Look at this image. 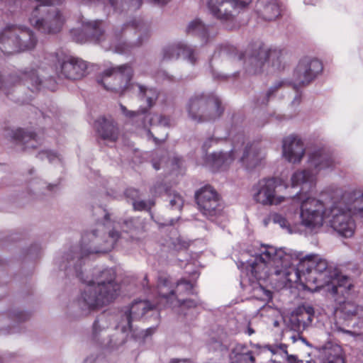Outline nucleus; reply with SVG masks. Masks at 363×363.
Listing matches in <instances>:
<instances>
[{
  "instance_id": "ea45409f",
  "label": "nucleus",
  "mask_w": 363,
  "mask_h": 363,
  "mask_svg": "<svg viewBox=\"0 0 363 363\" xmlns=\"http://www.w3.org/2000/svg\"><path fill=\"white\" fill-rule=\"evenodd\" d=\"M177 292L178 293V295H175L173 296L177 300V298H179V296L182 294H192L193 290V285L191 284V282L184 280V279H180L177 283Z\"/></svg>"
},
{
  "instance_id": "13d9d810",
  "label": "nucleus",
  "mask_w": 363,
  "mask_h": 363,
  "mask_svg": "<svg viewBox=\"0 0 363 363\" xmlns=\"http://www.w3.org/2000/svg\"><path fill=\"white\" fill-rule=\"evenodd\" d=\"M211 72H212V74H213V77H214L215 78H218V79H225V78H226V76H225V75H223V74H216L214 72L213 69H212V71H211Z\"/></svg>"
},
{
  "instance_id": "5701e85b",
  "label": "nucleus",
  "mask_w": 363,
  "mask_h": 363,
  "mask_svg": "<svg viewBox=\"0 0 363 363\" xmlns=\"http://www.w3.org/2000/svg\"><path fill=\"white\" fill-rule=\"evenodd\" d=\"M182 54L191 64L197 60V52L191 46L183 43L170 45L164 48L162 50V60L171 61L177 60Z\"/></svg>"
},
{
  "instance_id": "f8f14e48",
  "label": "nucleus",
  "mask_w": 363,
  "mask_h": 363,
  "mask_svg": "<svg viewBox=\"0 0 363 363\" xmlns=\"http://www.w3.org/2000/svg\"><path fill=\"white\" fill-rule=\"evenodd\" d=\"M132 77V67L123 65L106 69L99 83L106 90L122 94L128 88Z\"/></svg>"
},
{
  "instance_id": "6e6d98bb",
  "label": "nucleus",
  "mask_w": 363,
  "mask_h": 363,
  "mask_svg": "<svg viewBox=\"0 0 363 363\" xmlns=\"http://www.w3.org/2000/svg\"><path fill=\"white\" fill-rule=\"evenodd\" d=\"M271 221H272V213L263 219L264 226H267Z\"/></svg>"
},
{
  "instance_id": "a18cd8bd",
  "label": "nucleus",
  "mask_w": 363,
  "mask_h": 363,
  "mask_svg": "<svg viewBox=\"0 0 363 363\" xmlns=\"http://www.w3.org/2000/svg\"><path fill=\"white\" fill-rule=\"evenodd\" d=\"M36 157L40 160H43L45 158H47L50 163L55 160H60L59 155L56 152L48 150L39 152Z\"/></svg>"
},
{
  "instance_id": "0e129e2a",
  "label": "nucleus",
  "mask_w": 363,
  "mask_h": 363,
  "mask_svg": "<svg viewBox=\"0 0 363 363\" xmlns=\"http://www.w3.org/2000/svg\"><path fill=\"white\" fill-rule=\"evenodd\" d=\"M13 5H9V7L8 9L9 11H10L11 13H13L15 12V9L13 8Z\"/></svg>"
},
{
  "instance_id": "052dcab7",
  "label": "nucleus",
  "mask_w": 363,
  "mask_h": 363,
  "mask_svg": "<svg viewBox=\"0 0 363 363\" xmlns=\"http://www.w3.org/2000/svg\"><path fill=\"white\" fill-rule=\"evenodd\" d=\"M255 330L253 328H252L250 325V324L247 325V331L246 333L249 335H252V334L255 333Z\"/></svg>"
},
{
  "instance_id": "f03ea898",
  "label": "nucleus",
  "mask_w": 363,
  "mask_h": 363,
  "mask_svg": "<svg viewBox=\"0 0 363 363\" xmlns=\"http://www.w3.org/2000/svg\"><path fill=\"white\" fill-rule=\"evenodd\" d=\"M308 165L313 170L304 169L294 172L291 177L292 186H301V190L291 198L293 208H300V224L307 231L316 233L327 218L328 208L320 199L308 196L315 186V175L321 169L333 167L335 162L327 153L315 152L309 156Z\"/></svg>"
},
{
  "instance_id": "bb28decb",
  "label": "nucleus",
  "mask_w": 363,
  "mask_h": 363,
  "mask_svg": "<svg viewBox=\"0 0 363 363\" xmlns=\"http://www.w3.org/2000/svg\"><path fill=\"white\" fill-rule=\"evenodd\" d=\"M129 28L135 29L141 33H144L143 37L141 35L139 36L138 40L135 43L138 46L142 45L144 41L147 40L150 36L151 30L150 24L148 23H144L141 20L135 19L127 24H124L122 28L114 30L113 36L116 41H118L122 36L123 31Z\"/></svg>"
},
{
  "instance_id": "b1692460",
  "label": "nucleus",
  "mask_w": 363,
  "mask_h": 363,
  "mask_svg": "<svg viewBox=\"0 0 363 363\" xmlns=\"http://www.w3.org/2000/svg\"><path fill=\"white\" fill-rule=\"evenodd\" d=\"M237 152V145L228 152H213L206 157V164L213 171L225 170L234 161Z\"/></svg>"
},
{
  "instance_id": "9b49d317",
  "label": "nucleus",
  "mask_w": 363,
  "mask_h": 363,
  "mask_svg": "<svg viewBox=\"0 0 363 363\" xmlns=\"http://www.w3.org/2000/svg\"><path fill=\"white\" fill-rule=\"evenodd\" d=\"M252 0H208L209 13L223 23L232 22L240 11L246 8Z\"/></svg>"
},
{
  "instance_id": "69168bd1",
  "label": "nucleus",
  "mask_w": 363,
  "mask_h": 363,
  "mask_svg": "<svg viewBox=\"0 0 363 363\" xmlns=\"http://www.w3.org/2000/svg\"><path fill=\"white\" fill-rule=\"evenodd\" d=\"M111 47H115V49H116V52H122L123 51L122 49H120L119 48H118V46L116 45H115V44H113Z\"/></svg>"
},
{
  "instance_id": "774afa93",
  "label": "nucleus",
  "mask_w": 363,
  "mask_h": 363,
  "mask_svg": "<svg viewBox=\"0 0 363 363\" xmlns=\"http://www.w3.org/2000/svg\"><path fill=\"white\" fill-rule=\"evenodd\" d=\"M306 363H315L314 361L312 360H307Z\"/></svg>"
},
{
  "instance_id": "6ab92c4d",
  "label": "nucleus",
  "mask_w": 363,
  "mask_h": 363,
  "mask_svg": "<svg viewBox=\"0 0 363 363\" xmlns=\"http://www.w3.org/2000/svg\"><path fill=\"white\" fill-rule=\"evenodd\" d=\"M154 308V306L147 301H135L125 311L121 323V328L126 332L132 328V322L138 320L149 311Z\"/></svg>"
},
{
  "instance_id": "cd10ccee",
  "label": "nucleus",
  "mask_w": 363,
  "mask_h": 363,
  "mask_svg": "<svg viewBox=\"0 0 363 363\" xmlns=\"http://www.w3.org/2000/svg\"><path fill=\"white\" fill-rule=\"evenodd\" d=\"M256 11L264 20L273 21L280 15L279 3L278 0H257Z\"/></svg>"
},
{
  "instance_id": "4be33fe9",
  "label": "nucleus",
  "mask_w": 363,
  "mask_h": 363,
  "mask_svg": "<svg viewBox=\"0 0 363 363\" xmlns=\"http://www.w3.org/2000/svg\"><path fill=\"white\" fill-rule=\"evenodd\" d=\"M21 80L23 81L24 84L27 85L32 91L39 90L42 83L41 79L35 70L25 71L21 77L17 75H11L6 80H3L0 75V89H3L6 91L7 87L19 83Z\"/></svg>"
},
{
  "instance_id": "c9c22d12",
  "label": "nucleus",
  "mask_w": 363,
  "mask_h": 363,
  "mask_svg": "<svg viewBox=\"0 0 363 363\" xmlns=\"http://www.w3.org/2000/svg\"><path fill=\"white\" fill-rule=\"evenodd\" d=\"M124 333L125 332L122 330V333L113 335L108 338L103 337L99 344L103 347H106L111 350L117 349L125 342Z\"/></svg>"
},
{
  "instance_id": "412c9836",
  "label": "nucleus",
  "mask_w": 363,
  "mask_h": 363,
  "mask_svg": "<svg viewBox=\"0 0 363 363\" xmlns=\"http://www.w3.org/2000/svg\"><path fill=\"white\" fill-rule=\"evenodd\" d=\"M304 153V145L300 138L290 135L283 140L282 155L288 162H300Z\"/></svg>"
},
{
  "instance_id": "0eeeda50",
  "label": "nucleus",
  "mask_w": 363,
  "mask_h": 363,
  "mask_svg": "<svg viewBox=\"0 0 363 363\" xmlns=\"http://www.w3.org/2000/svg\"><path fill=\"white\" fill-rule=\"evenodd\" d=\"M1 50L10 55L33 49L38 39L30 28L20 25H9L0 33Z\"/></svg>"
},
{
  "instance_id": "7ed1b4c3",
  "label": "nucleus",
  "mask_w": 363,
  "mask_h": 363,
  "mask_svg": "<svg viewBox=\"0 0 363 363\" xmlns=\"http://www.w3.org/2000/svg\"><path fill=\"white\" fill-rule=\"evenodd\" d=\"M123 235L113 226L109 225V214L104 210V224H99L97 229L86 233L82 236L80 249L70 250L62 257L61 269L69 275H75L83 281L81 267L84 257L90 254L106 253L111 251Z\"/></svg>"
},
{
  "instance_id": "09e8293b",
  "label": "nucleus",
  "mask_w": 363,
  "mask_h": 363,
  "mask_svg": "<svg viewBox=\"0 0 363 363\" xmlns=\"http://www.w3.org/2000/svg\"><path fill=\"white\" fill-rule=\"evenodd\" d=\"M177 301L181 307L184 308H196L199 302L198 300L194 299H186L182 301L179 298H177Z\"/></svg>"
},
{
  "instance_id": "20e7f679",
  "label": "nucleus",
  "mask_w": 363,
  "mask_h": 363,
  "mask_svg": "<svg viewBox=\"0 0 363 363\" xmlns=\"http://www.w3.org/2000/svg\"><path fill=\"white\" fill-rule=\"evenodd\" d=\"M115 279V271L106 269L101 272L97 284L92 281H88L79 299L80 306L83 309H95L111 303L120 291V285Z\"/></svg>"
},
{
  "instance_id": "a19ab883",
  "label": "nucleus",
  "mask_w": 363,
  "mask_h": 363,
  "mask_svg": "<svg viewBox=\"0 0 363 363\" xmlns=\"http://www.w3.org/2000/svg\"><path fill=\"white\" fill-rule=\"evenodd\" d=\"M289 325L292 330L300 332L306 329L304 321L299 318L297 311L293 313L289 318Z\"/></svg>"
},
{
  "instance_id": "8fccbe9b",
  "label": "nucleus",
  "mask_w": 363,
  "mask_h": 363,
  "mask_svg": "<svg viewBox=\"0 0 363 363\" xmlns=\"http://www.w3.org/2000/svg\"><path fill=\"white\" fill-rule=\"evenodd\" d=\"M125 195L127 199H130L132 203L139 198V191L133 188H130L125 190Z\"/></svg>"
},
{
  "instance_id": "2f4dec72",
  "label": "nucleus",
  "mask_w": 363,
  "mask_h": 363,
  "mask_svg": "<svg viewBox=\"0 0 363 363\" xmlns=\"http://www.w3.org/2000/svg\"><path fill=\"white\" fill-rule=\"evenodd\" d=\"M110 325V318L106 314L99 315L93 324L92 338L96 342L103 339L106 330Z\"/></svg>"
},
{
  "instance_id": "de8ad7c7",
  "label": "nucleus",
  "mask_w": 363,
  "mask_h": 363,
  "mask_svg": "<svg viewBox=\"0 0 363 363\" xmlns=\"http://www.w3.org/2000/svg\"><path fill=\"white\" fill-rule=\"evenodd\" d=\"M154 205V203L152 201L146 202L145 201H138L135 200L133 203V206L135 210L142 211V210H149L152 206Z\"/></svg>"
},
{
  "instance_id": "49530a36",
  "label": "nucleus",
  "mask_w": 363,
  "mask_h": 363,
  "mask_svg": "<svg viewBox=\"0 0 363 363\" xmlns=\"http://www.w3.org/2000/svg\"><path fill=\"white\" fill-rule=\"evenodd\" d=\"M10 317L15 321L23 322L30 318V314L20 310H13L10 313Z\"/></svg>"
},
{
  "instance_id": "f3484780",
  "label": "nucleus",
  "mask_w": 363,
  "mask_h": 363,
  "mask_svg": "<svg viewBox=\"0 0 363 363\" xmlns=\"http://www.w3.org/2000/svg\"><path fill=\"white\" fill-rule=\"evenodd\" d=\"M74 40L80 43L87 41L101 43L104 40V28L101 20L82 23V30L74 32Z\"/></svg>"
},
{
  "instance_id": "79ce46f5",
  "label": "nucleus",
  "mask_w": 363,
  "mask_h": 363,
  "mask_svg": "<svg viewBox=\"0 0 363 363\" xmlns=\"http://www.w3.org/2000/svg\"><path fill=\"white\" fill-rule=\"evenodd\" d=\"M141 222L138 219L130 218L124 220L122 223L121 228L123 232H129L135 229H139L141 226Z\"/></svg>"
},
{
  "instance_id": "72a5a7b5",
  "label": "nucleus",
  "mask_w": 363,
  "mask_h": 363,
  "mask_svg": "<svg viewBox=\"0 0 363 363\" xmlns=\"http://www.w3.org/2000/svg\"><path fill=\"white\" fill-rule=\"evenodd\" d=\"M14 138L25 146V149H35L39 144V138L32 132L18 130L14 133Z\"/></svg>"
},
{
  "instance_id": "3c124183",
  "label": "nucleus",
  "mask_w": 363,
  "mask_h": 363,
  "mask_svg": "<svg viewBox=\"0 0 363 363\" xmlns=\"http://www.w3.org/2000/svg\"><path fill=\"white\" fill-rule=\"evenodd\" d=\"M172 164L174 169H180L183 165V160L179 157H174L172 160Z\"/></svg>"
},
{
  "instance_id": "9d476101",
  "label": "nucleus",
  "mask_w": 363,
  "mask_h": 363,
  "mask_svg": "<svg viewBox=\"0 0 363 363\" xmlns=\"http://www.w3.org/2000/svg\"><path fill=\"white\" fill-rule=\"evenodd\" d=\"M353 287L354 285L352 283L351 286L348 289V291L340 292L335 294L333 293L328 294L333 297V298H334V301L337 304V306L335 307V315L338 317V319L334 324V330L355 336L359 334L354 331L345 329L340 325L342 319L348 320L352 317L358 315L359 312L362 311L361 307L356 305L352 301H351Z\"/></svg>"
},
{
  "instance_id": "37998d69",
  "label": "nucleus",
  "mask_w": 363,
  "mask_h": 363,
  "mask_svg": "<svg viewBox=\"0 0 363 363\" xmlns=\"http://www.w3.org/2000/svg\"><path fill=\"white\" fill-rule=\"evenodd\" d=\"M272 218L274 223L278 224L281 228H285L288 230L289 232L292 233L289 222L283 216L277 213H272Z\"/></svg>"
},
{
  "instance_id": "4d7b16f0",
  "label": "nucleus",
  "mask_w": 363,
  "mask_h": 363,
  "mask_svg": "<svg viewBox=\"0 0 363 363\" xmlns=\"http://www.w3.org/2000/svg\"><path fill=\"white\" fill-rule=\"evenodd\" d=\"M291 338L292 339V340H293V342H295L297 340V339H300V340H301L303 342H306V340H305L304 338L301 337L299 335V334L292 335V336L291 337Z\"/></svg>"
},
{
  "instance_id": "a878e982",
  "label": "nucleus",
  "mask_w": 363,
  "mask_h": 363,
  "mask_svg": "<svg viewBox=\"0 0 363 363\" xmlns=\"http://www.w3.org/2000/svg\"><path fill=\"white\" fill-rule=\"evenodd\" d=\"M120 109L122 113L128 118L130 119L133 122L138 123L139 121H143L145 117V113L147 111L146 108H141L136 111H129L127 108L123 104H120ZM147 119H148V123L150 125H153L155 121H157L158 123L163 126H169V119L167 117L162 116H155L154 117H150V115L146 116Z\"/></svg>"
},
{
  "instance_id": "e433bc0d",
  "label": "nucleus",
  "mask_w": 363,
  "mask_h": 363,
  "mask_svg": "<svg viewBox=\"0 0 363 363\" xmlns=\"http://www.w3.org/2000/svg\"><path fill=\"white\" fill-rule=\"evenodd\" d=\"M141 99L147 103L148 108H151L158 99V92L155 89L146 88L138 85Z\"/></svg>"
},
{
  "instance_id": "f704fd0d",
  "label": "nucleus",
  "mask_w": 363,
  "mask_h": 363,
  "mask_svg": "<svg viewBox=\"0 0 363 363\" xmlns=\"http://www.w3.org/2000/svg\"><path fill=\"white\" fill-rule=\"evenodd\" d=\"M157 288L160 296L168 301L172 296H174L176 293L171 285L169 277L165 275L158 277Z\"/></svg>"
},
{
  "instance_id": "473e14b6",
  "label": "nucleus",
  "mask_w": 363,
  "mask_h": 363,
  "mask_svg": "<svg viewBox=\"0 0 363 363\" xmlns=\"http://www.w3.org/2000/svg\"><path fill=\"white\" fill-rule=\"evenodd\" d=\"M219 58L225 60L236 59L240 60L242 59V55L238 54L235 47L229 45H221L215 51L212 57V62H216Z\"/></svg>"
},
{
  "instance_id": "58836bf2",
  "label": "nucleus",
  "mask_w": 363,
  "mask_h": 363,
  "mask_svg": "<svg viewBox=\"0 0 363 363\" xmlns=\"http://www.w3.org/2000/svg\"><path fill=\"white\" fill-rule=\"evenodd\" d=\"M299 318L304 321V327L306 328L313 321L315 311L313 306L306 304L296 309Z\"/></svg>"
},
{
  "instance_id": "603ef678",
  "label": "nucleus",
  "mask_w": 363,
  "mask_h": 363,
  "mask_svg": "<svg viewBox=\"0 0 363 363\" xmlns=\"http://www.w3.org/2000/svg\"><path fill=\"white\" fill-rule=\"evenodd\" d=\"M147 1L149 4L153 6L162 7L167 5L170 1V0H147Z\"/></svg>"
},
{
  "instance_id": "aec40b11",
  "label": "nucleus",
  "mask_w": 363,
  "mask_h": 363,
  "mask_svg": "<svg viewBox=\"0 0 363 363\" xmlns=\"http://www.w3.org/2000/svg\"><path fill=\"white\" fill-rule=\"evenodd\" d=\"M265 155V151L259 143H247L242 150L239 162L244 168L251 170L260 164Z\"/></svg>"
},
{
  "instance_id": "6e6552de",
  "label": "nucleus",
  "mask_w": 363,
  "mask_h": 363,
  "mask_svg": "<svg viewBox=\"0 0 363 363\" xmlns=\"http://www.w3.org/2000/svg\"><path fill=\"white\" fill-rule=\"evenodd\" d=\"M186 109L189 117L196 122L215 120L223 113L220 101L214 95L195 94L189 100Z\"/></svg>"
},
{
  "instance_id": "864d4df0",
  "label": "nucleus",
  "mask_w": 363,
  "mask_h": 363,
  "mask_svg": "<svg viewBox=\"0 0 363 363\" xmlns=\"http://www.w3.org/2000/svg\"><path fill=\"white\" fill-rule=\"evenodd\" d=\"M215 141H216V140H215L214 138H208V139L204 142L203 145V147L204 149H208V147H211V143H213V142H215Z\"/></svg>"
},
{
  "instance_id": "680f3d73",
  "label": "nucleus",
  "mask_w": 363,
  "mask_h": 363,
  "mask_svg": "<svg viewBox=\"0 0 363 363\" xmlns=\"http://www.w3.org/2000/svg\"><path fill=\"white\" fill-rule=\"evenodd\" d=\"M300 103V96H296L294 99V100L292 101L293 104H298Z\"/></svg>"
},
{
  "instance_id": "2eb2a0df",
  "label": "nucleus",
  "mask_w": 363,
  "mask_h": 363,
  "mask_svg": "<svg viewBox=\"0 0 363 363\" xmlns=\"http://www.w3.org/2000/svg\"><path fill=\"white\" fill-rule=\"evenodd\" d=\"M277 182L274 179L260 180L255 187L254 199L262 205H279L283 202L290 203L291 198L276 194Z\"/></svg>"
},
{
  "instance_id": "5fc2aeb1",
  "label": "nucleus",
  "mask_w": 363,
  "mask_h": 363,
  "mask_svg": "<svg viewBox=\"0 0 363 363\" xmlns=\"http://www.w3.org/2000/svg\"><path fill=\"white\" fill-rule=\"evenodd\" d=\"M274 92V89L272 88H271L268 91L267 93L266 94V96H265V98H264V100H263L262 101V104H267V101H269V96L270 95Z\"/></svg>"
},
{
  "instance_id": "dca6fc26",
  "label": "nucleus",
  "mask_w": 363,
  "mask_h": 363,
  "mask_svg": "<svg viewBox=\"0 0 363 363\" xmlns=\"http://www.w3.org/2000/svg\"><path fill=\"white\" fill-rule=\"evenodd\" d=\"M51 57L53 58V61L57 60L60 65V77L71 80H77L86 75L87 65L82 59L73 56L60 57L58 54H55Z\"/></svg>"
},
{
  "instance_id": "bf43d9fd",
  "label": "nucleus",
  "mask_w": 363,
  "mask_h": 363,
  "mask_svg": "<svg viewBox=\"0 0 363 363\" xmlns=\"http://www.w3.org/2000/svg\"><path fill=\"white\" fill-rule=\"evenodd\" d=\"M180 362H182L183 363H191L189 360L187 359H183V360H181V359H174L171 361L170 363H179Z\"/></svg>"
},
{
  "instance_id": "39448f33",
  "label": "nucleus",
  "mask_w": 363,
  "mask_h": 363,
  "mask_svg": "<svg viewBox=\"0 0 363 363\" xmlns=\"http://www.w3.org/2000/svg\"><path fill=\"white\" fill-rule=\"evenodd\" d=\"M283 57L282 50L257 43L246 50L244 64L250 74H259L269 68L273 71L281 69L283 67Z\"/></svg>"
},
{
  "instance_id": "7c9ffc66",
  "label": "nucleus",
  "mask_w": 363,
  "mask_h": 363,
  "mask_svg": "<svg viewBox=\"0 0 363 363\" xmlns=\"http://www.w3.org/2000/svg\"><path fill=\"white\" fill-rule=\"evenodd\" d=\"M320 363H345L342 347L338 345L325 347Z\"/></svg>"
},
{
  "instance_id": "4c0bfd02",
  "label": "nucleus",
  "mask_w": 363,
  "mask_h": 363,
  "mask_svg": "<svg viewBox=\"0 0 363 363\" xmlns=\"http://www.w3.org/2000/svg\"><path fill=\"white\" fill-rule=\"evenodd\" d=\"M164 196L167 197L171 208L180 211L184 205L182 196L171 189H165Z\"/></svg>"
},
{
  "instance_id": "f257e3e1",
  "label": "nucleus",
  "mask_w": 363,
  "mask_h": 363,
  "mask_svg": "<svg viewBox=\"0 0 363 363\" xmlns=\"http://www.w3.org/2000/svg\"><path fill=\"white\" fill-rule=\"evenodd\" d=\"M246 269L257 280L272 274L282 276L286 281L299 283L313 291L325 289L335 294L348 291L352 285L350 277L339 273L319 255H303L301 252L268 245L247 262Z\"/></svg>"
},
{
  "instance_id": "e2e57ef3",
  "label": "nucleus",
  "mask_w": 363,
  "mask_h": 363,
  "mask_svg": "<svg viewBox=\"0 0 363 363\" xmlns=\"http://www.w3.org/2000/svg\"><path fill=\"white\" fill-rule=\"evenodd\" d=\"M57 185H52V184H49L48 186H47V188H48L49 190H50V191H52L53 189L57 188Z\"/></svg>"
},
{
  "instance_id": "c03bdc74",
  "label": "nucleus",
  "mask_w": 363,
  "mask_h": 363,
  "mask_svg": "<svg viewBox=\"0 0 363 363\" xmlns=\"http://www.w3.org/2000/svg\"><path fill=\"white\" fill-rule=\"evenodd\" d=\"M278 350L281 351L286 355L285 359L288 363H303V360L299 359L296 355L289 354L288 353L287 346L286 345H284V344L279 345L277 348V351Z\"/></svg>"
},
{
  "instance_id": "1a4fd4ad",
  "label": "nucleus",
  "mask_w": 363,
  "mask_h": 363,
  "mask_svg": "<svg viewBox=\"0 0 363 363\" xmlns=\"http://www.w3.org/2000/svg\"><path fill=\"white\" fill-rule=\"evenodd\" d=\"M331 205L328 207L326 221L340 235L350 238L355 230V223L352 214L346 210L342 203L330 194Z\"/></svg>"
},
{
  "instance_id": "c85d7f7f",
  "label": "nucleus",
  "mask_w": 363,
  "mask_h": 363,
  "mask_svg": "<svg viewBox=\"0 0 363 363\" xmlns=\"http://www.w3.org/2000/svg\"><path fill=\"white\" fill-rule=\"evenodd\" d=\"M186 32L188 34L199 37L205 43L213 38L217 34L214 27L207 26L199 19L194 20L189 23Z\"/></svg>"
},
{
  "instance_id": "338daca9",
  "label": "nucleus",
  "mask_w": 363,
  "mask_h": 363,
  "mask_svg": "<svg viewBox=\"0 0 363 363\" xmlns=\"http://www.w3.org/2000/svg\"><path fill=\"white\" fill-rule=\"evenodd\" d=\"M267 296L269 299L272 298V293L269 291H267Z\"/></svg>"
},
{
  "instance_id": "4468645a",
  "label": "nucleus",
  "mask_w": 363,
  "mask_h": 363,
  "mask_svg": "<svg viewBox=\"0 0 363 363\" xmlns=\"http://www.w3.org/2000/svg\"><path fill=\"white\" fill-rule=\"evenodd\" d=\"M323 65L317 59H301L294 71L292 83L295 89L308 85L322 72Z\"/></svg>"
},
{
  "instance_id": "423d86ee",
  "label": "nucleus",
  "mask_w": 363,
  "mask_h": 363,
  "mask_svg": "<svg viewBox=\"0 0 363 363\" xmlns=\"http://www.w3.org/2000/svg\"><path fill=\"white\" fill-rule=\"evenodd\" d=\"M40 3L35 5L32 0L23 2V6L30 4L32 12L28 18L29 23L35 29L43 33H58L64 22L65 18L60 11L55 8H48V6L58 4L62 0H35Z\"/></svg>"
},
{
  "instance_id": "ddd939ff",
  "label": "nucleus",
  "mask_w": 363,
  "mask_h": 363,
  "mask_svg": "<svg viewBox=\"0 0 363 363\" xmlns=\"http://www.w3.org/2000/svg\"><path fill=\"white\" fill-rule=\"evenodd\" d=\"M195 197L201 212L207 218L213 220L221 215L223 207L213 187L206 186L201 188L196 193Z\"/></svg>"
},
{
  "instance_id": "393cba45",
  "label": "nucleus",
  "mask_w": 363,
  "mask_h": 363,
  "mask_svg": "<svg viewBox=\"0 0 363 363\" xmlns=\"http://www.w3.org/2000/svg\"><path fill=\"white\" fill-rule=\"evenodd\" d=\"M97 133L105 140L115 142L119 136L117 123L111 118L100 117L95 122Z\"/></svg>"
},
{
  "instance_id": "c756f323",
  "label": "nucleus",
  "mask_w": 363,
  "mask_h": 363,
  "mask_svg": "<svg viewBox=\"0 0 363 363\" xmlns=\"http://www.w3.org/2000/svg\"><path fill=\"white\" fill-rule=\"evenodd\" d=\"M230 363H255L252 352L242 344H236L230 354Z\"/></svg>"
},
{
  "instance_id": "a211bd4d",
  "label": "nucleus",
  "mask_w": 363,
  "mask_h": 363,
  "mask_svg": "<svg viewBox=\"0 0 363 363\" xmlns=\"http://www.w3.org/2000/svg\"><path fill=\"white\" fill-rule=\"evenodd\" d=\"M352 215L363 214V192L359 191H345L336 189L331 194Z\"/></svg>"
}]
</instances>
